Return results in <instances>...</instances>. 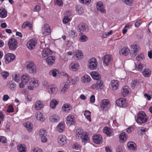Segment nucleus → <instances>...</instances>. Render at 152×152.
I'll return each mask as SVG.
<instances>
[{
    "instance_id": "9b49d317",
    "label": "nucleus",
    "mask_w": 152,
    "mask_h": 152,
    "mask_svg": "<svg viewBox=\"0 0 152 152\" xmlns=\"http://www.w3.org/2000/svg\"><path fill=\"white\" fill-rule=\"evenodd\" d=\"M58 142L61 145H63L67 143V138L66 136L63 135H59L58 139Z\"/></svg>"
},
{
    "instance_id": "6ab92c4d",
    "label": "nucleus",
    "mask_w": 152,
    "mask_h": 152,
    "mask_svg": "<svg viewBox=\"0 0 152 152\" xmlns=\"http://www.w3.org/2000/svg\"><path fill=\"white\" fill-rule=\"evenodd\" d=\"M94 142L96 144H100L102 142V137L100 134L96 135L93 137Z\"/></svg>"
},
{
    "instance_id": "f3484780",
    "label": "nucleus",
    "mask_w": 152,
    "mask_h": 152,
    "mask_svg": "<svg viewBox=\"0 0 152 152\" xmlns=\"http://www.w3.org/2000/svg\"><path fill=\"white\" fill-rule=\"evenodd\" d=\"M130 52L129 49L127 47H125L121 49L119 51L121 55L126 56Z\"/></svg>"
},
{
    "instance_id": "37998d69",
    "label": "nucleus",
    "mask_w": 152,
    "mask_h": 152,
    "mask_svg": "<svg viewBox=\"0 0 152 152\" xmlns=\"http://www.w3.org/2000/svg\"><path fill=\"white\" fill-rule=\"evenodd\" d=\"M12 79L16 82H18L20 79V76L19 74L14 73L12 75Z\"/></svg>"
},
{
    "instance_id": "6e6552de",
    "label": "nucleus",
    "mask_w": 152,
    "mask_h": 152,
    "mask_svg": "<svg viewBox=\"0 0 152 152\" xmlns=\"http://www.w3.org/2000/svg\"><path fill=\"white\" fill-rule=\"evenodd\" d=\"M37 44V40L35 39H31L26 44L27 48L30 50L33 49L35 47Z\"/></svg>"
},
{
    "instance_id": "58836bf2",
    "label": "nucleus",
    "mask_w": 152,
    "mask_h": 152,
    "mask_svg": "<svg viewBox=\"0 0 152 152\" xmlns=\"http://www.w3.org/2000/svg\"><path fill=\"white\" fill-rule=\"evenodd\" d=\"M129 148L130 150H135L136 149V145L133 142H129L127 143Z\"/></svg>"
},
{
    "instance_id": "bb28decb",
    "label": "nucleus",
    "mask_w": 152,
    "mask_h": 152,
    "mask_svg": "<svg viewBox=\"0 0 152 152\" xmlns=\"http://www.w3.org/2000/svg\"><path fill=\"white\" fill-rule=\"evenodd\" d=\"M30 80V76L27 74H25L21 77V80L24 83H27Z\"/></svg>"
},
{
    "instance_id": "5fc2aeb1",
    "label": "nucleus",
    "mask_w": 152,
    "mask_h": 152,
    "mask_svg": "<svg viewBox=\"0 0 152 152\" xmlns=\"http://www.w3.org/2000/svg\"><path fill=\"white\" fill-rule=\"evenodd\" d=\"M112 33V31L110 30L109 32H106L103 33L102 34V36L103 38H105L111 35Z\"/></svg>"
},
{
    "instance_id": "393cba45",
    "label": "nucleus",
    "mask_w": 152,
    "mask_h": 152,
    "mask_svg": "<svg viewBox=\"0 0 152 152\" xmlns=\"http://www.w3.org/2000/svg\"><path fill=\"white\" fill-rule=\"evenodd\" d=\"M52 53V52L49 49L45 48L43 50L42 56L43 58H46L47 57L51 55Z\"/></svg>"
},
{
    "instance_id": "5701e85b",
    "label": "nucleus",
    "mask_w": 152,
    "mask_h": 152,
    "mask_svg": "<svg viewBox=\"0 0 152 152\" xmlns=\"http://www.w3.org/2000/svg\"><path fill=\"white\" fill-rule=\"evenodd\" d=\"M121 92L124 96H125L128 95L129 93V88L128 86H126L123 87L121 90Z\"/></svg>"
},
{
    "instance_id": "2eb2a0df",
    "label": "nucleus",
    "mask_w": 152,
    "mask_h": 152,
    "mask_svg": "<svg viewBox=\"0 0 152 152\" xmlns=\"http://www.w3.org/2000/svg\"><path fill=\"white\" fill-rule=\"evenodd\" d=\"M96 8L97 10L100 11L102 13H105L106 11L104 9V6L103 3L101 1H98L97 2Z\"/></svg>"
},
{
    "instance_id": "3c124183",
    "label": "nucleus",
    "mask_w": 152,
    "mask_h": 152,
    "mask_svg": "<svg viewBox=\"0 0 152 152\" xmlns=\"http://www.w3.org/2000/svg\"><path fill=\"white\" fill-rule=\"evenodd\" d=\"M1 75L4 80L7 79V77L9 75V73L8 72L4 71L1 73Z\"/></svg>"
},
{
    "instance_id": "864d4df0",
    "label": "nucleus",
    "mask_w": 152,
    "mask_h": 152,
    "mask_svg": "<svg viewBox=\"0 0 152 152\" xmlns=\"http://www.w3.org/2000/svg\"><path fill=\"white\" fill-rule=\"evenodd\" d=\"M79 39L80 41L81 42H84L87 41L88 38L86 35H82L80 37Z\"/></svg>"
},
{
    "instance_id": "a19ab883",
    "label": "nucleus",
    "mask_w": 152,
    "mask_h": 152,
    "mask_svg": "<svg viewBox=\"0 0 152 152\" xmlns=\"http://www.w3.org/2000/svg\"><path fill=\"white\" fill-rule=\"evenodd\" d=\"M19 152H26V148L24 145L19 144L17 147Z\"/></svg>"
},
{
    "instance_id": "4c0bfd02",
    "label": "nucleus",
    "mask_w": 152,
    "mask_h": 152,
    "mask_svg": "<svg viewBox=\"0 0 152 152\" xmlns=\"http://www.w3.org/2000/svg\"><path fill=\"white\" fill-rule=\"evenodd\" d=\"M7 86L9 88L13 90L16 87V85L14 82L10 81L7 82Z\"/></svg>"
},
{
    "instance_id": "7c9ffc66",
    "label": "nucleus",
    "mask_w": 152,
    "mask_h": 152,
    "mask_svg": "<svg viewBox=\"0 0 152 152\" xmlns=\"http://www.w3.org/2000/svg\"><path fill=\"white\" fill-rule=\"evenodd\" d=\"M103 132L108 136H111L113 134V132L109 127H105L103 129Z\"/></svg>"
},
{
    "instance_id": "c03bdc74",
    "label": "nucleus",
    "mask_w": 152,
    "mask_h": 152,
    "mask_svg": "<svg viewBox=\"0 0 152 152\" xmlns=\"http://www.w3.org/2000/svg\"><path fill=\"white\" fill-rule=\"evenodd\" d=\"M64 129L65 126L62 123H59L57 126V130L60 133L62 132L64 130Z\"/></svg>"
},
{
    "instance_id": "cd10ccee",
    "label": "nucleus",
    "mask_w": 152,
    "mask_h": 152,
    "mask_svg": "<svg viewBox=\"0 0 152 152\" xmlns=\"http://www.w3.org/2000/svg\"><path fill=\"white\" fill-rule=\"evenodd\" d=\"M23 126L28 132H30L32 131L33 126L30 122H27L23 124Z\"/></svg>"
},
{
    "instance_id": "a211bd4d",
    "label": "nucleus",
    "mask_w": 152,
    "mask_h": 152,
    "mask_svg": "<svg viewBox=\"0 0 152 152\" xmlns=\"http://www.w3.org/2000/svg\"><path fill=\"white\" fill-rule=\"evenodd\" d=\"M103 81L100 80H98L97 81L96 83H94L92 86V88L93 89H101L103 85Z\"/></svg>"
},
{
    "instance_id": "69168bd1",
    "label": "nucleus",
    "mask_w": 152,
    "mask_h": 152,
    "mask_svg": "<svg viewBox=\"0 0 152 152\" xmlns=\"http://www.w3.org/2000/svg\"><path fill=\"white\" fill-rule=\"evenodd\" d=\"M80 2L84 4H89L91 2V0H79Z\"/></svg>"
},
{
    "instance_id": "c85d7f7f",
    "label": "nucleus",
    "mask_w": 152,
    "mask_h": 152,
    "mask_svg": "<svg viewBox=\"0 0 152 152\" xmlns=\"http://www.w3.org/2000/svg\"><path fill=\"white\" fill-rule=\"evenodd\" d=\"M35 116L37 120L42 121H44L45 120L43 114L40 112H37L35 114Z\"/></svg>"
},
{
    "instance_id": "20e7f679",
    "label": "nucleus",
    "mask_w": 152,
    "mask_h": 152,
    "mask_svg": "<svg viewBox=\"0 0 152 152\" xmlns=\"http://www.w3.org/2000/svg\"><path fill=\"white\" fill-rule=\"evenodd\" d=\"M113 56L111 55L106 54L102 57L103 64L104 66H108L111 64L113 61Z\"/></svg>"
},
{
    "instance_id": "79ce46f5",
    "label": "nucleus",
    "mask_w": 152,
    "mask_h": 152,
    "mask_svg": "<svg viewBox=\"0 0 152 152\" xmlns=\"http://www.w3.org/2000/svg\"><path fill=\"white\" fill-rule=\"evenodd\" d=\"M49 119L51 122H57L59 119V117L57 115H53L50 117Z\"/></svg>"
},
{
    "instance_id": "ddd939ff",
    "label": "nucleus",
    "mask_w": 152,
    "mask_h": 152,
    "mask_svg": "<svg viewBox=\"0 0 152 152\" xmlns=\"http://www.w3.org/2000/svg\"><path fill=\"white\" fill-rule=\"evenodd\" d=\"M66 121V124L69 125L74 124L75 122L74 116L71 115H69L67 117Z\"/></svg>"
},
{
    "instance_id": "0eeeda50",
    "label": "nucleus",
    "mask_w": 152,
    "mask_h": 152,
    "mask_svg": "<svg viewBox=\"0 0 152 152\" xmlns=\"http://www.w3.org/2000/svg\"><path fill=\"white\" fill-rule=\"evenodd\" d=\"M42 33L44 36L49 35L51 33L50 27L48 24H44L42 28Z\"/></svg>"
},
{
    "instance_id": "f257e3e1",
    "label": "nucleus",
    "mask_w": 152,
    "mask_h": 152,
    "mask_svg": "<svg viewBox=\"0 0 152 152\" xmlns=\"http://www.w3.org/2000/svg\"><path fill=\"white\" fill-rule=\"evenodd\" d=\"M76 136L78 139H82L83 142H87L90 140L87 132L82 129H78L76 130Z\"/></svg>"
},
{
    "instance_id": "09e8293b",
    "label": "nucleus",
    "mask_w": 152,
    "mask_h": 152,
    "mask_svg": "<svg viewBox=\"0 0 152 152\" xmlns=\"http://www.w3.org/2000/svg\"><path fill=\"white\" fill-rule=\"evenodd\" d=\"M58 104V102L56 99L52 100L50 103V106L52 108H55Z\"/></svg>"
},
{
    "instance_id": "473e14b6",
    "label": "nucleus",
    "mask_w": 152,
    "mask_h": 152,
    "mask_svg": "<svg viewBox=\"0 0 152 152\" xmlns=\"http://www.w3.org/2000/svg\"><path fill=\"white\" fill-rule=\"evenodd\" d=\"M75 56L78 59H80L83 57V55L81 51L78 50L75 52H74V56Z\"/></svg>"
},
{
    "instance_id": "1a4fd4ad",
    "label": "nucleus",
    "mask_w": 152,
    "mask_h": 152,
    "mask_svg": "<svg viewBox=\"0 0 152 152\" xmlns=\"http://www.w3.org/2000/svg\"><path fill=\"white\" fill-rule=\"evenodd\" d=\"M130 47L131 49V54L133 56H135L140 49L139 45L137 44H133Z\"/></svg>"
},
{
    "instance_id": "a18cd8bd",
    "label": "nucleus",
    "mask_w": 152,
    "mask_h": 152,
    "mask_svg": "<svg viewBox=\"0 0 152 152\" xmlns=\"http://www.w3.org/2000/svg\"><path fill=\"white\" fill-rule=\"evenodd\" d=\"M119 137L120 142H123L126 140L127 136L125 133L123 132L120 134Z\"/></svg>"
},
{
    "instance_id": "052dcab7",
    "label": "nucleus",
    "mask_w": 152,
    "mask_h": 152,
    "mask_svg": "<svg viewBox=\"0 0 152 152\" xmlns=\"http://www.w3.org/2000/svg\"><path fill=\"white\" fill-rule=\"evenodd\" d=\"M7 112L8 113H12L14 112V108L12 105H10L8 106Z\"/></svg>"
},
{
    "instance_id": "f8f14e48",
    "label": "nucleus",
    "mask_w": 152,
    "mask_h": 152,
    "mask_svg": "<svg viewBox=\"0 0 152 152\" xmlns=\"http://www.w3.org/2000/svg\"><path fill=\"white\" fill-rule=\"evenodd\" d=\"M117 105L120 107H125L127 106V102L125 99L124 98H121L117 99L116 101Z\"/></svg>"
},
{
    "instance_id": "aec40b11",
    "label": "nucleus",
    "mask_w": 152,
    "mask_h": 152,
    "mask_svg": "<svg viewBox=\"0 0 152 152\" xmlns=\"http://www.w3.org/2000/svg\"><path fill=\"white\" fill-rule=\"evenodd\" d=\"M47 91L50 94L56 93L58 91L57 87L55 85H51Z\"/></svg>"
},
{
    "instance_id": "e2e57ef3",
    "label": "nucleus",
    "mask_w": 152,
    "mask_h": 152,
    "mask_svg": "<svg viewBox=\"0 0 152 152\" xmlns=\"http://www.w3.org/2000/svg\"><path fill=\"white\" fill-rule=\"evenodd\" d=\"M47 135L46 131L44 129L40 130L39 132V135L40 137L42 136H46Z\"/></svg>"
},
{
    "instance_id": "72a5a7b5",
    "label": "nucleus",
    "mask_w": 152,
    "mask_h": 152,
    "mask_svg": "<svg viewBox=\"0 0 152 152\" xmlns=\"http://www.w3.org/2000/svg\"><path fill=\"white\" fill-rule=\"evenodd\" d=\"M7 11L3 8H0V17L4 18L7 16Z\"/></svg>"
},
{
    "instance_id": "a878e982",
    "label": "nucleus",
    "mask_w": 152,
    "mask_h": 152,
    "mask_svg": "<svg viewBox=\"0 0 152 152\" xmlns=\"http://www.w3.org/2000/svg\"><path fill=\"white\" fill-rule=\"evenodd\" d=\"M78 29L81 33L84 31L87 32L88 30V29L87 28L84 23H81L79 24L78 26Z\"/></svg>"
},
{
    "instance_id": "39448f33",
    "label": "nucleus",
    "mask_w": 152,
    "mask_h": 152,
    "mask_svg": "<svg viewBox=\"0 0 152 152\" xmlns=\"http://www.w3.org/2000/svg\"><path fill=\"white\" fill-rule=\"evenodd\" d=\"M88 66L91 70H95L97 68L98 62L96 59L93 58L90 59L88 61Z\"/></svg>"
},
{
    "instance_id": "de8ad7c7",
    "label": "nucleus",
    "mask_w": 152,
    "mask_h": 152,
    "mask_svg": "<svg viewBox=\"0 0 152 152\" xmlns=\"http://www.w3.org/2000/svg\"><path fill=\"white\" fill-rule=\"evenodd\" d=\"M58 72V71L56 69H54L50 71L49 72V74L53 77H56Z\"/></svg>"
},
{
    "instance_id": "4468645a",
    "label": "nucleus",
    "mask_w": 152,
    "mask_h": 152,
    "mask_svg": "<svg viewBox=\"0 0 152 152\" xmlns=\"http://www.w3.org/2000/svg\"><path fill=\"white\" fill-rule=\"evenodd\" d=\"M100 106L102 110L105 108H108L110 106V102L108 99H104L101 103Z\"/></svg>"
},
{
    "instance_id": "603ef678",
    "label": "nucleus",
    "mask_w": 152,
    "mask_h": 152,
    "mask_svg": "<svg viewBox=\"0 0 152 152\" xmlns=\"http://www.w3.org/2000/svg\"><path fill=\"white\" fill-rule=\"evenodd\" d=\"M145 58L143 54L142 53L138 55L136 57V59L137 61H141L143 60Z\"/></svg>"
},
{
    "instance_id": "6e6d98bb",
    "label": "nucleus",
    "mask_w": 152,
    "mask_h": 152,
    "mask_svg": "<svg viewBox=\"0 0 152 152\" xmlns=\"http://www.w3.org/2000/svg\"><path fill=\"white\" fill-rule=\"evenodd\" d=\"M42 85L43 86L45 87L47 90L50 87L51 84L49 85L48 82L46 81H44L42 82Z\"/></svg>"
},
{
    "instance_id": "c9c22d12",
    "label": "nucleus",
    "mask_w": 152,
    "mask_h": 152,
    "mask_svg": "<svg viewBox=\"0 0 152 152\" xmlns=\"http://www.w3.org/2000/svg\"><path fill=\"white\" fill-rule=\"evenodd\" d=\"M91 78L87 75H85L82 76L81 78L82 81L84 83H88L90 82Z\"/></svg>"
},
{
    "instance_id": "680f3d73",
    "label": "nucleus",
    "mask_w": 152,
    "mask_h": 152,
    "mask_svg": "<svg viewBox=\"0 0 152 152\" xmlns=\"http://www.w3.org/2000/svg\"><path fill=\"white\" fill-rule=\"evenodd\" d=\"M81 145L77 143H75L73 146V148L75 149L76 150H78L80 148Z\"/></svg>"
},
{
    "instance_id": "2f4dec72",
    "label": "nucleus",
    "mask_w": 152,
    "mask_h": 152,
    "mask_svg": "<svg viewBox=\"0 0 152 152\" xmlns=\"http://www.w3.org/2000/svg\"><path fill=\"white\" fill-rule=\"evenodd\" d=\"M55 61V57L54 56H50L47 59V63L49 65H53Z\"/></svg>"
},
{
    "instance_id": "13d9d810",
    "label": "nucleus",
    "mask_w": 152,
    "mask_h": 152,
    "mask_svg": "<svg viewBox=\"0 0 152 152\" xmlns=\"http://www.w3.org/2000/svg\"><path fill=\"white\" fill-rule=\"evenodd\" d=\"M136 69L138 71H140L142 69V66L141 63L138 62L136 65Z\"/></svg>"
},
{
    "instance_id": "b1692460",
    "label": "nucleus",
    "mask_w": 152,
    "mask_h": 152,
    "mask_svg": "<svg viewBox=\"0 0 152 152\" xmlns=\"http://www.w3.org/2000/svg\"><path fill=\"white\" fill-rule=\"evenodd\" d=\"M143 76L145 77H150L151 75V70L149 69L146 68L144 69L142 72Z\"/></svg>"
},
{
    "instance_id": "c756f323",
    "label": "nucleus",
    "mask_w": 152,
    "mask_h": 152,
    "mask_svg": "<svg viewBox=\"0 0 152 152\" xmlns=\"http://www.w3.org/2000/svg\"><path fill=\"white\" fill-rule=\"evenodd\" d=\"M43 106L42 102L40 100H38L35 103V107L37 110H39L41 109Z\"/></svg>"
},
{
    "instance_id": "338daca9",
    "label": "nucleus",
    "mask_w": 152,
    "mask_h": 152,
    "mask_svg": "<svg viewBox=\"0 0 152 152\" xmlns=\"http://www.w3.org/2000/svg\"><path fill=\"white\" fill-rule=\"evenodd\" d=\"M65 75L67 77L68 80L70 82V80L71 81L73 84H75L76 83V81L72 79L71 77L69 76L67 73H65Z\"/></svg>"
},
{
    "instance_id": "4d7b16f0",
    "label": "nucleus",
    "mask_w": 152,
    "mask_h": 152,
    "mask_svg": "<svg viewBox=\"0 0 152 152\" xmlns=\"http://www.w3.org/2000/svg\"><path fill=\"white\" fill-rule=\"evenodd\" d=\"M54 4L55 5L61 6L63 5V3L62 0H54Z\"/></svg>"
},
{
    "instance_id": "f704fd0d",
    "label": "nucleus",
    "mask_w": 152,
    "mask_h": 152,
    "mask_svg": "<svg viewBox=\"0 0 152 152\" xmlns=\"http://www.w3.org/2000/svg\"><path fill=\"white\" fill-rule=\"evenodd\" d=\"M29 85L33 86L34 88L37 87L39 86L38 81L34 78H31V81L29 83Z\"/></svg>"
},
{
    "instance_id": "49530a36",
    "label": "nucleus",
    "mask_w": 152,
    "mask_h": 152,
    "mask_svg": "<svg viewBox=\"0 0 152 152\" xmlns=\"http://www.w3.org/2000/svg\"><path fill=\"white\" fill-rule=\"evenodd\" d=\"M84 115L86 118L90 122L91 121V113L88 110H86L84 113Z\"/></svg>"
},
{
    "instance_id": "9d476101",
    "label": "nucleus",
    "mask_w": 152,
    "mask_h": 152,
    "mask_svg": "<svg viewBox=\"0 0 152 152\" xmlns=\"http://www.w3.org/2000/svg\"><path fill=\"white\" fill-rule=\"evenodd\" d=\"M5 63L8 64L15 60V56L13 53H8L5 55Z\"/></svg>"
},
{
    "instance_id": "4be33fe9",
    "label": "nucleus",
    "mask_w": 152,
    "mask_h": 152,
    "mask_svg": "<svg viewBox=\"0 0 152 152\" xmlns=\"http://www.w3.org/2000/svg\"><path fill=\"white\" fill-rule=\"evenodd\" d=\"M110 86L112 88L113 90H115L118 89L119 86V84L117 80H113L111 81Z\"/></svg>"
},
{
    "instance_id": "e433bc0d",
    "label": "nucleus",
    "mask_w": 152,
    "mask_h": 152,
    "mask_svg": "<svg viewBox=\"0 0 152 152\" xmlns=\"http://www.w3.org/2000/svg\"><path fill=\"white\" fill-rule=\"evenodd\" d=\"M91 75L92 78L98 80L101 78L100 75L98 72L95 71L92 72Z\"/></svg>"
},
{
    "instance_id": "423d86ee",
    "label": "nucleus",
    "mask_w": 152,
    "mask_h": 152,
    "mask_svg": "<svg viewBox=\"0 0 152 152\" xmlns=\"http://www.w3.org/2000/svg\"><path fill=\"white\" fill-rule=\"evenodd\" d=\"M8 44L9 49L11 50H15L18 47V42L17 40L14 38L10 39L8 42Z\"/></svg>"
},
{
    "instance_id": "bf43d9fd",
    "label": "nucleus",
    "mask_w": 152,
    "mask_h": 152,
    "mask_svg": "<svg viewBox=\"0 0 152 152\" xmlns=\"http://www.w3.org/2000/svg\"><path fill=\"white\" fill-rule=\"evenodd\" d=\"M76 10L80 14H81L83 12V8L80 6H78L77 7Z\"/></svg>"
},
{
    "instance_id": "774afa93",
    "label": "nucleus",
    "mask_w": 152,
    "mask_h": 152,
    "mask_svg": "<svg viewBox=\"0 0 152 152\" xmlns=\"http://www.w3.org/2000/svg\"><path fill=\"white\" fill-rule=\"evenodd\" d=\"M40 9V5H37L35 6L33 9V11L34 12H38Z\"/></svg>"
},
{
    "instance_id": "8fccbe9b",
    "label": "nucleus",
    "mask_w": 152,
    "mask_h": 152,
    "mask_svg": "<svg viewBox=\"0 0 152 152\" xmlns=\"http://www.w3.org/2000/svg\"><path fill=\"white\" fill-rule=\"evenodd\" d=\"M71 20V19L69 17L68 15H65L63 20V22L64 23L66 24Z\"/></svg>"
},
{
    "instance_id": "0e129e2a",
    "label": "nucleus",
    "mask_w": 152,
    "mask_h": 152,
    "mask_svg": "<svg viewBox=\"0 0 152 152\" xmlns=\"http://www.w3.org/2000/svg\"><path fill=\"white\" fill-rule=\"evenodd\" d=\"M69 34L71 37L73 38L76 37L77 35L76 34L75 32L71 30L69 32Z\"/></svg>"
},
{
    "instance_id": "412c9836",
    "label": "nucleus",
    "mask_w": 152,
    "mask_h": 152,
    "mask_svg": "<svg viewBox=\"0 0 152 152\" xmlns=\"http://www.w3.org/2000/svg\"><path fill=\"white\" fill-rule=\"evenodd\" d=\"M69 85L68 83H64L62 84L60 86V91L61 94H64L68 89Z\"/></svg>"
},
{
    "instance_id": "ea45409f",
    "label": "nucleus",
    "mask_w": 152,
    "mask_h": 152,
    "mask_svg": "<svg viewBox=\"0 0 152 152\" xmlns=\"http://www.w3.org/2000/svg\"><path fill=\"white\" fill-rule=\"evenodd\" d=\"M71 108L72 107L69 104H65L62 107L63 110L66 112H69Z\"/></svg>"
},
{
    "instance_id": "7ed1b4c3",
    "label": "nucleus",
    "mask_w": 152,
    "mask_h": 152,
    "mask_svg": "<svg viewBox=\"0 0 152 152\" xmlns=\"http://www.w3.org/2000/svg\"><path fill=\"white\" fill-rule=\"evenodd\" d=\"M25 67L26 69L30 74L36 73L37 72L36 65L33 62H27L25 64Z\"/></svg>"
},
{
    "instance_id": "f03ea898",
    "label": "nucleus",
    "mask_w": 152,
    "mask_h": 152,
    "mask_svg": "<svg viewBox=\"0 0 152 152\" xmlns=\"http://www.w3.org/2000/svg\"><path fill=\"white\" fill-rule=\"evenodd\" d=\"M148 119V116L144 112L140 111L137 114L136 121L138 124H144L147 121Z\"/></svg>"
},
{
    "instance_id": "dca6fc26",
    "label": "nucleus",
    "mask_w": 152,
    "mask_h": 152,
    "mask_svg": "<svg viewBox=\"0 0 152 152\" xmlns=\"http://www.w3.org/2000/svg\"><path fill=\"white\" fill-rule=\"evenodd\" d=\"M69 68L73 71H76L79 68V65L76 62L73 61L70 64Z\"/></svg>"
}]
</instances>
